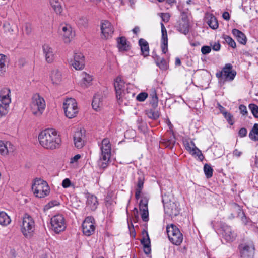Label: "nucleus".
<instances>
[{
    "label": "nucleus",
    "mask_w": 258,
    "mask_h": 258,
    "mask_svg": "<svg viewBox=\"0 0 258 258\" xmlns=\"http://www.w3.org/2000/svg\"><path fill=\"white\" fill-rule=\"evenodd\" d=\"M40 144L48 149H55L59 147L61 139L55 131L46 129L42 131L38 136Z\"/></svg>",
    "instance_id": "nucleus-1"
},
{
    "label": "nucleus",
    "mask_w": 258,
    "mask_h": 258,
    "mask_svg": "<svg viewBox=\"0 0 258 258\" xmlns=\"http://www.w3.org/2000/svg\"><path fill=\"white\" fill-rule=\"evenodd\" d=\"M44 98L39 94H35L32 97L30 109L32 114L37 117L40 116L45 108Z\"/></svg>",
    "instance_id": "nucleus-2"
},
{
    "label": "nucleus",
    "mask_w": 258,
    "mask_h": 258,
    "mask_svg": "<svg viewBox=\"0 0 258 258\" xmlns=\"http://www.w3.org/2000/svg\"><path fill=\"white\" fill-rule=\"evenodd\" d=\"M32 190L34 195L40 198L48 196L50 192V188L47 182L38 178L34 180L32 185Z\"/></svg>",
    "instance_id": "nucleus-3"
},
{
    "label": "nucleus",
    "mask_w": 258,
    "mask_h": 258,
    "mask_svg": "<svg viewBox=\"0 0 258 258\" xmlns=\"http://www.w3.org/2000/svg\"><path fill=\"white\" fill-rule=\"evenodd\" d=\"M114 86L116 92V98L119 103L123 102V99L128 97V92L126 91L125 82L120 76H117L114 79Z\"/></svg>",
    "instance_id": "nucleus-4"
},
{
    "label": "nucleus",
    "mask_w": 258,
    "mask_h": 258,
    "mask_svg": "<svg viewBox=\"0 0 258 258\" xmlns=\"http://www.w3.org/2000/svg\"><path fill=\"white\" fill-rule=\"evenodd\" d=\"M166 230L170 241L174 245H180L183 241V235L179 228L171 224L167 226Z\"/></svg>",
    "instance_id": "nucleus-5"
},
{
    "label": "nucleus",
    "mask_w": 258,
    "mask_h": 258,
    "mask_svg": "<svg viewBox=\"0 0 258 258\" xmlns=\"http://www.w3.org/2000/svg\"><path fill=\"white\" fill-rule=\"evenodd\" d=\"M63 108L66 116L69 118L75 117L78 112V109L76 100L72 98L66 100L63 104Z\"/></svg>",
    "instance_id": "nucleus-6"
},
{
    "label": "nucleus",
    "mask_w": 258,
    "mask_h": 258,
    "mask_svg": "<svg viewBox=\"0 0 258 258\" xmlns=\"http://www.w3.org/2000/svg\"><path fill=\"white\" fill-rule=\"evenodd\" d=\"M21 230L23 235L27 237H31L34 231V221L27 214H25L23 217Z\"/></svg>",
    "instance_id": "nucleus-7"
},
{
    "label": "nucleus",
    "mask_w": 258,
    "mask_h": 258,
    "mask_svg": "<svg viewBox=\"0 0 258 258\" xmlns=\"http://www.w3.org/2000/svg\"><path fill=\"white\" fill-rule=\"evenodd\" d=\"M51 225L56 233H59L66 228L65 219L63 215L60 214L55 215L51 219Z\"/></svg>",
    "instance_id": "nucleus-8"
},
{
    "label": "nucleus",
    "mask_w": 258,
    "mask_h": 258,
    "mask_svg": "<svg viewBox=\"0 0 258 258\" xmlns=\"http://www.w3.org/2000/svg\"><path fill=\"white\" fill-rule=\"evenodd\" d=\"M238 249L241 258H253L255 248L252 243H241Z\"/></svg>",
    "instance_id": "nucleus-9"
},
{
    "label": "nucleus",
    "mask_w": 258,
    "mask_h": 258,
    "mask_svg": "<svg viewBox=\"0 0 258 258\" xmlns=\"http://www.w3.org/2000/svg\"><path fill=\"white\" fill-rule=\"evenodd\" d=\"M82 226L84 234L87 236L92 235L95 230L94 218L91 216L86 217L83 221Z\"/></svg>",
    "instance_id": "nucleus-10"
},
{
    "label": "nucleus",
    "mask_w": 258,
    "mask_h": 258,
    "mask_svg": "<svg viewBox=\"0 0 258 258\" xmlns=\"http://www.w3.org/2000/svg\"><path fill=\"white\" fill-rule=\"evenodd\" d=\"M165 213L170 217L176 216L179 214V208L177 204L172 201L165 202V199H163Z\"/></svg>",
    "instance_id": "nucleus-11"
},
{
    "label": "nucleus",
    "mask_w": 258,
    "mask_h": 258,
    "mask_svg": "<svg viewBox=\"0 0 258 258\" xmlns=\"http://www.w3.org/2000/svg\"><path fill=\"white\" fill-rule=\"evenodd\" d=\"M101 30L103 39H108L112 37L114 32L113 27L108 21H103L101 22Z\"/></svg>",
    "instance_id": "nucleus-12"
},
{
    "label": "nucleus",
    "mask_w": 258,
    "mask_h": 258,
    "mask_svg": "<svg viewBox=\"0 0 258 258\" xmlns=\"http://www.w3.org/2000/svg\"><path fill=\"white\" fill-rule=\"evenodd\" d=\"M101 156L100 160L103 162L100 164V166L105 168L107 166V163L109 161L111 156V145H103L102 144L101 147Z\"/></svg>",
    "instance_id": "nucleus-13"
},
{
    "label": "nucleus",
    "mask_w": 258,
    "mask_h": 258,
    "mask_svg": "<svg viewBox=\"0 0 258 258\" xmlns=\"http://www.w3.org/2000/svg\"><path fill=\"white\" fill-rule=\"evenodd\" d=\"M76 70H82L85 66L84 57L81 53L74 54V59L71 63Z\"/></svg>",
    "instance_id": "nucleus-14"
},
{
    "label": "nucleus",
    "mask_w": 258,
    "mask_h": 258,
    "mask_svg": "<svg viewBox=\"0 0 258 258\" xmlns=\"http://www.w3.org/2000/svg\"><path fill=\"white\" fill-rule=\"evenodd\" d=\"M10 93V89L8 88H4L0 90V101L2 105L9 107L11 102Z\"/></svg>",
    "instance_id": "nucleus-15"
},
{
    "label": "nucleus",
    "mask_w": 258,
    "mask_h": 258,
    "mask_svg": "<svg viewBox=\"0 0 258 258\" xmlns=\"http://www.w3.org/2000/svg\"><path fill=\"white\" fill-rule=\"evenodd\" d=\"M139 208L141 212V217L143 221L147 222L149 220V213L148 210V200L146 198L140 200Z\"/></svg>",
    "instance_id": "nucleus-16"
},
{
    "label": "nucleus",
    "mask_w": 258,
    "mask_h": 258,
    "mask_svg": "<svg viewBox=\"0 0 258 258\" xmlns=\"http://www.w3.org/2000/svg\"><path fill=\"white\" fill-rule=\"evenodd\" d=\"M223 235L225 239L227 241H233L236 236L235 233L232 231L231 227L228 225H223L222 227Z\"/></svg>",
    "instance_id": "nucleus-17"
},
{
    "label": "nucleus",
    "mask_w": 258,
    "mask_h": 258,
    "mask_svg": "<svg viewBox=\"0 0 258 258\" xmlns=\"http://www.w3.org/2000/svg\"><path fill=\"white\" fill-rule=\"evenodd\" d=\"M232 68L231 64L227 63L222 69L225 78L230 81L233 80L236 75V72L232 70Z\"/></svg>",
    "instance_id": "nucleus-18"
},
{
    "label": "nucleus",
    "mask_w": 258,
    "mask_h": 258,
    "mask_svg": "<svg viewBox=\"0 0 258 258\" xmlns=\"http://www.w3.org/2000/svg\"><path fill=\"white\" fill-rule=\"evenodd\" d=\"M82 130H79L76 132L74 135V141L75 146L78 149L82 148L84 145V141L83 138H84Z\"/></svg>",
    "instance_id": "nucleus-19"
},
{
    "label": "nucleus",
    "mask_w": 258,
    "mask_h": 258,
    "mask_svg": "<svg viewBox=\"0 0 258 258\" xmlns=\"http://www.w3.org/2000/svg\"><path fill=\"white\" fill-rule=\"evenodd\" d=\"M146 236L143 237L140 240L141 243L143 246L144 253L149 255L151 254V242L149 235L146 231H145Z\"/></svg>",
    "instance_id": "nucleus-20"
},
{
    "label": "nucleus",
    "mask_w": 258,
    "mask_h": 258,
    "mask_svg": "<svg viewBox=\"0 0 258 258\" xmlns=\"http://www.w3.org/2000/svg\"><path fill=\"white\" fill-rule=\"evenodd\" d=\"M14 150V147L10 142L4 143L0 141V154L2 155H6L9 153H12Z\"/></svg>",
    "instance_id": "nucleus-21"
},
{
    "label": "nucleus",
    "mask_w": 258,
    "mask_h": 258,
    "mask_svg": "<svg viewBox=\"0 0 258 258\" xmlns=\"http://www.w3.org/2000/svg\"><path fill=\"white\" fill-rule=\"evenodd\" d=\"M138 174L139 176L135 192V198L137 200H138L140 197L145 180L144 176L142 173L138 172Z\"/></svg>",
    "instance_id": "nucleus-22"
},
{
    "label": "nucleus",
    "mask_w": 258,
    "mask_h": 258,
    "mask_svg": "<svg viewBox=\"0 0 258 258\" xmlns=\"http://www.w3.org/2000/svg\"><path fill=\"white\" fill-rule=\"evenodd\" d=\"M42 48L46 61L48 63L52 62L54 59V55L52 48L47 44L43 45Z\"/></svg>",
    "instance_id": "nucleus-23"
},
{
    "label": "nucleus",
    "mask_w": 258,
    "mask_h": 258,
    "mask_svg": "<svg viewBox=\"0 0 258 258\" xmlns=\"http://www.w3.org/2000/svg\"><path fill=\"white\" fill-rule=\"evenodd\" d=\"M62 30L63 32V40L65 43H69L73 38L74 34L72 33V28L69 25L62 26Z\"/></svg>",
    "instance_id": "nucleus-24"
},
{
    "label": "nucleus",
    "mask_w": 258,
    "mask_h": 258,
    "mask_svg": "<svg viewBox=\"0 0 258 258\" xmlns=\"http://www.w3.org/2000/svg\"><path fill=\"white\" fill-rule=\"evenodd\" d=\"M103 97L101 95L96 94L93 99L92 105L93 108L98 111L103 106Z\"/></svg>",
    "instance_id": "nucleus-25"
},
{
    "label": "nucleus",
    "mask_w": 258,
    "mask_h": 258,
    "mask_svg": "<svg viewBox=\"0 0 258 258\" xmlns=\"http://www.w3.org/2000/svg\"><path fill=\"white\" fill-rule=\"evenodd\" d=\"M139 45L140 47L142 54L146 57L149 54V46L148 42L143 38H141L139 40Z\"/></svg>",
    "instance_id": "nucleus-26"
},
{
    "label": "nucleus",
    "mask_w": 258,
    "mask_h": 258,
    "mask_svg": "<svg viewBox=\"0 0 258 258\" xmlns=\"http://www.w3.org/2000/svg\"><path fill=\"white\" fill-rule=\"evenodd\" d=\"M178 30L181 33L186 34L189 32V23L186 17H183L178 27Z\"/></svg>",
    "instance_id": "nucleus-27"
},
{
    "label": "nucleus",
    "mask_w": 258,
    "mask_h": 258,
    "mask_svg": "<svg viewBox=\"0 0 258 258\" xmlns=\"http://www.w3.org/2000/svg\"><path fill=\"white\" fill-rule=\"evenodd\" d=\"M232 213H231V217L234 218L235 217H238L241 218L245 217V214L241 207L237 204H234L231 209Z\"/></svg>",
    "instance_id": "nucleus-28"
},
{
    "label": "nucleus",
    "mask_w": 258,
    "mask_h": 258,
    "mask_svg": "<svg viewBox=\"0 0 258 258\" xmlns=\"http://www.w3.org/2000/svg\"><path fill=\"white\" fill-rule=\"evenodd\" d=\"M117 46L120 51H127L130 49L127 40L123 36L117 38Z\"/></svg>",
    "instance_id": "nucleus-29"
},
{
    "label": "nucleus",
    "mask_w": 258,
    "mask_h": 258,
    "mask_svg": "<svg viewBox=\"0 0 258 258\" xmlns=\"http://www.w3.org/2000/svg\"><path fill=\"white\" fill-rule=\"evenodd\" d=\"M232 34L237 38V41L241 44L245 45L247 42V39L245 34L237 29L232 30Z\"/></svg>",
    "instance_id": "nucleus-30"
},
{
    "label": "nucleus",
    "mask_w": 258,
    "mask_h": 258,
    "mask_svg": "<svg viewBox=\"0 0 258 258\" xmlns=\"http://www.w3.org/2000/svg\"><path fill=\"white\" fill-rule=\"evenodd\" d=\"M51 79L53 84H59L62 80L61 72L57 69L53 70L51 74Z\"/></svg>",
    "instance_id": "nucleus-31"
},
{
    "label": "nucleus",
    "mask_w": 258,
    "mask_h": 258,
    "mask_svg": "<svg viewBox=\"0 0 258 258\" xmlns=\"http://www.w3.org/2000/svg\"><path fill=\"white\" fill-rule=\"evenodd\" d=\"M87 204L92 210H95L97 208L98 205L97 197L92 195H89L87 198Z\"/></svg>",
    "instance_id": "nucleus-32"
},
{
    "label": "nucleus",
    "mask_w": 258,
    "mask_h": 258,
    "mask_svg": "<svg viewBox=\"0 0 258 258\" xmlns=\"http://www.w3.org/2000/svg\"><path fill=\"white\" fill-rule=\"evenodd\" d=\"M150 97L151 98L150 104L154 109L156 108L158 104V98L155 89L153 88L151 90Z\"/></svg>",
    "instance_id": "nucleus-33"
},
{
    "label": "nucleus",
    "mask_w": 258,
    "mask_h": 258,
    "mask_svg": "<svg viewBox=\"0 0 258 258\" xmlns=\"http://www.w3.org/2000/svg\"><path fill=\"white\" fill-rule=\"evenodd\" d=\"M82 75L83 77L82 81L80 83V85L83 88H86L91 84V81H92V77L85 72H83Z\"/></svg>",
    "instance_id": "nucleus-34"
},
{
    "label": "nucleus",
    "mask_w": 258,
    "mask_h": 258,
    "mask_svg": "<svg viewBox=\"0 0 258 258\" xmlns=\"http://www.w3.org/2000/svg\"><path fill=\"white\" fill-rule=\"evenodd\" d=\"M50 3L55 12L58 14H61L63 9L61 3L59 0H50Z\"/></svg>",
    "instance_id": "nucleus-35"
},
{
    "label": "nucleus",
    "mask_w": 258,
    "mask_h": 258,
    "mask_svg": "<svg viewBox=\"0 0 258 258\" xmlns=\"http://www.w3.org/2000/svg\"><path fill=\"white\" fill-rule=\"evenodd\" d=\"M175 143V140L174 137L170 139H162V141H160V144L162 145H164L165 147H168L170 149H172Z\"/></svg>",
    "instance_id": "nucleus-36"
},
{
    "label": "nucleus",
    "mask_w": 258,
    "mask_h": 258,
    "mask_svg": "<svg viewBox=\"0 0 258 258\" xmlns=\"http://www.w3.org/2000/svg\"><path fill=\"white\" fill-rule=\"evenodd\" d=\"M11 220L8 215L4 212L0 211V224L6 225L10 223Z\"/></svg>",
    "instance_id": "nucleus-37"
},
{
    "label": "nucleus",
    "mask_w": 258,
    "mask_h": 258,
    "mask_svg": "<svg viewBox=\"0 0 258 258\" xmlns=\"http://www.w3.org/2000/svg\"><path fill=\"white\" fill-rule=\"evenodd\" d=\"M256 135H258V123H255L250 131L249 137L250 139L253 141H256L258 140V138L256 136Z\"/></svg>",
    "instance_id": "nucleus-38"
},
{
    "label": "nucleus",
    "mask_w": 258,
    "mask_h": 258,
    "mask_svg": "<svg viewBox=\"0 0 258 258\" xmlns=\"http://www.w3.org/2000/svg\"><path fill=\"white\" fill-rule=\"evenodd\" d=\"M6 56L0 54V75H3L6 71Z\"/></svg>",
    "instance_id": "nucleus-39"
},
{
    "label": "nucleus",
    "mask_w": 258,
    "mask_h": 258,
    "mask_svg": "<svg viewBox=\"0 0 258 258\" xmlns=\"http://www.w3.org/2000/svg\"><path fill=\"white\" fill-rule=\"evenodd\" d=\"M207 24L210 28L213 29H216L218 27V22L214 16H211L208 20Z\"/></svg>",
    "instance_id": "nucleus-40"
},
{
    "label": "nucleus",
    "mask_w": 258,
    "mask_h": 258,
    "mask_svg": "<svg viewBox=\"0 0 258 258\" xmlns=\"http://www.w3.org/2000/svg\"><path fill=\"white\" fill-rule=\"evenodd\" d=\"M161 33H162V42L168 43L167 33L165 27L163 23H161Z\"/></svg>",
    "instance_id": "nucleus-41"
},
{
    "label": "nucleus",
    "mask_w": 258,
    "mask_h": 258,
    "mask_svg": "<svg viewBox=\"0 0 258 258\" xmlns=\"http://www.w3.org/2000/svg\"><path fill=\"white\" fill-rule=\"evenodd\" d=\"M204 171L207 178H210L213 175V169L210 165L208 164H205L204 166Z\"/></svg>",
    "instance_id": "nucleus-42"
},
{
    "label": "nucleus",
    "mask_w": 258,
    "mask_h": 258,
    "mask_svg": "<svg viewBox=\"0 0 258 258\" xmlns=\"http://www.w3.org/2000/svg\"><path fill=\"white\" fill-rule=\"evenodd\" d=\"M146 114L149 118L153 119H156L159 117V112L158 111H153L152 109L147 110Z\"/></svg>",
    "instance_id": "nucleus-43"
},
{
    "label": "nucleus",
    "mask_w": 258,
    "mask_h": 258,
    "mask_svg": "<svg viewBox=\"0 0 258 258\" xmlns=\"http://www.w3.org/2000/svg\"><path fill=\"white\" fill-rule=\"evenodd\" d=\"M223 38L230 46L233 48H236V43L231 37L227 35H224Z\"/></svg>",
    "instance_id": "nucleus-44"
},
{
    "label": "nucleus",
    "mask_w": 258,
    "mask_h": 258,
    "mask_svg": "<svg viewBox=\"0 0 258 258\" xmlns=\"http://www.w3.org/2000/svg\"><path fill=\"white\" fill-rule=\"evenodd\" d=\"M249 108L254 117L258 118V106L254 104H250Z\"/></svg>",
    "instance_id": "nucleus-45"
},
{
    "label": "nucleus",
    "mask_w": 258,
    "mask_h": 258,
    "mask_svg": "<svg viewBox=\"0 0 258 258\" xmlns=\"http://www.w3.org/2000/svg\"><path fill=\"white\" fill-rule=\"evenodd\" d=\"M191 154L192 155H196L201 161H202L204 158V156L202 153V152L196 146Z\"/></svg>",
    "instance_id": "nucleus-46"
},
{
    "label": "nucleus",
    "mask_w": 258,
    "mask_h": 258,
    "mask_svg": "<svg viewBox=\"0 0 258 258\" xmlns=\"http://www.w3.org/2000/svg\"><path fill=\"white\" fill-rule=\"evenodd\" d=\"M224 115L225 118L226 119L230 125H233L234 123V121L233 120V115L229 112L224 111L222 112Z\"/></svg>",
    "instance_id": "nucleus-47"
},
{
    "label": "nucleus",
    "mask_w": 258,
    "mask_h": 258,
    "mask_svg": "<svg viewBox=\"0 0 258 258\" xmlns=\"http://www.w3.org/2000/svg\"><path fill=\"white\" fill-rule=\"evenodd\" d=\"M156 64L162 69L165 70L167 69L166 61L163 58L159 59L157 58L156 59Z\"/></svg>",
    "instance_id": "nucleus-48"
},
{
    "label": "nucleus",
    "mask_w": 258,
    "mask_h": 258,
    "mask_svg": "<svg viewBox=\"0 0 258 258\" xmlns=\"http://www.w3.org/2000/svg\"><path fill=\"white\" fill-rule=\"evenodd\" d=\"M184 145L186 149L190 153L192 152L196 147L195 143L192 141H191L190 142H186L184 144Z\"/></svg>",
    "instance_id": "nucleus-49"
},
{
    "label": "nucleus",
    "mask_w": 258,
    "mask_h": 258,
    "mask_svg": "<svg viewBox=\"0 0 258 258\" xmlns=\"http://www.w3.org/2000/svg\"><path fill=\"white\" fill-rule=\"evenodd\" d=\"M8 108L9 107L0 104V118L8 113Z\"/></svg>",
    "instance_id": "nucleus-50"
},
{
    "label": "nucleus",
    "mask_w": 258,
    "mask_h": 258,
    "mask_svg": "<svg viewBox=\"0 0 258 258\" xmlns=\"http://www.w3.org/2000/svg\"><path fill=\"white\" fill-rule=\"evenodd\" d=\"M148 97V94L146 92H142L139 93L136 99L138 101L142 102L144 101Z\"/></svg>",
    "instance_id": "nucleus-51"
},
{
    "label": "nucleus",
    "mask_w": 258,
    "mask_h": 258,
    "mask_svg": "<svg viewBox=\"0 0 258 258\" xmlns=\"http://www.w3.org/2000/svg\"><path fill=\"white\" fill-rule=\"evenodd\" d=\"M87 19L84 17H80L78 21L79 24L83 26H86L87 24Z\"/></svg>",
    "instance_id": "nucleus-52"
},
{
    "label": "nucleus",
    "mask_w": 258,
    "mask_h": 258,
    "mask_svg": "<svg viewBox=\"0 0 258 258\" xmlns=\"http://www.w3.org/2000/svg\"><path fill=\"white\" fill-rule=\"evenodd\" d=\"M211 48L208 46H204L201 48V52L203 54H207L211 52Z\"/></svg>",
    "instance_id": "nucleus-53"
},
{
    "label": "nucleus",
    "mask_w": 258,
    "mask_h": 258,
    "mask_svg": "<svg viewBox=\"0 0 258 258\" xmlns=\"http://www.w3.org/2000/svg\"><path fill=\"white\" fill-rule=\"evenodd\" d=\"M239 109L240 110V113L242 115H245L247 114V108L244 105H240L239 106Z\"/></svg>",
    "instance_id": "nucleus-54"
},
{
    "label": "nucleus",
    "mask_w": 258,
    "mask_h": 258,
    "mask_svg": "<svg viewBox=\"0 0 258 258\" xmlns=\"http://www.w3.org/2000/svg\"><path fill=\"white\" fill-rule=\"evenodd\" d=\"M247 133V130L244 127H242L239 130L238 135L240 137H244L246 136Z\"/></svg>",
    "instance_id": "nucleus-55"
},
{
    "label": "nucleus",
    "mask_w": 258,
    "mask_h": 258,
    "mask_svg": "<svg viewBox=\"0 0 258 258\" xmlns=\"http://www.w3.org/2000/svg\"><path fill=\"white\" fill-rule=\"evenodd\" d=\"M161 18L162 21L165 22H168L170 19V15L169 13H162Z\"/></svg>",
    "instance_id": "nucleus-56"
},
{
    "label": "nucleus",
    "mask_w": 258,
    "mask_h": 258,
    "mask_svg": "<svg viewBox=\"0 0 258 258\" xmlns=\"http://www.w3.org/2000/svg\"><path fill=\"white\" fill-rule=\"evenodd\" d=\"M71 183V182L70 180L68 178H66L62 181V186L64 188H67L70 186Z\"/></svg>",
    "instance_id": "nucleus-57"
},
{
    "label": "nucleus",
    "mask_w": 258,
    "mask_h": 258,
    "mask_svg": "<svg viewBox=\"0 0 258 258\" xmlns=\"http://www.w3.org/2000/svg\"><path fill=\"white\" fill-rule=\"evenodd\" d=\"M59 204V203L58 201L54 200L50 201L46 206L47 207V208H50L54 206L58 205Z\"/></svg>",
    "instance_id": "nucleus-58"
},
{
    "label": "nucleus",
    "mask_w": 258,
    "mask_h": 258,
    "mask_svg": "<svg viewBox=\"0 0 258 258\" xmlns=\"http://www.w3.org/2000/svg\"><path fill=\"white\" fill-rule=\"evenodd\" d=\"M161 49L162 53L165 54L168 51V43H166V42H162Z\"/></svg>",
    "instance_id": "nucleus-59"
},
{
    "label": "nucleus",
    "mask_w": 258,
    "mask_h": 258,
    "mask_svg": "<svg viewBox=\"0 0 258 258\" xmlns=\"http://www.w3.org/2000/svg\"><path fill=\"white\" fill-rule=\"evenodd\" d=\"M222 17L224 19L228 21L230 19V15L228 12H224L222 14Z\"/></svg>",
    "instance_id": "nucleus-60"
},
{
    "label": "nucleus",
    "mask_w": 258,
    "mask_h": 258,
    "mask_svg": "<svg viewBox=\"0 0 258 258\" xmlns=\"http://www.w3.org/2000/svg\"><path fill=\"white\" fill-rule=\"evenodd\" d=\"M81 158V156L79 154H77L73 158L71 159V163L77 162L78 159Z\"/></svg>",
    "instance_id": "nucleus-61"
},
{
    "label": "nucleus",
    "mask_w": 258,
    "mask_h": 258,
    "mask_svg": "<svg viewBox=\"0 0 258 258\" xmlns=\"http://www.w3.org/2000/svg\"><path fill=\"white\" fill-rule=\"evenodd\" d=\"M212 48L214 50L218 51L220 49V45L219 43H215L212 47Z\"/></svg>",
    "instance_id": "nucleus-62"
},
{
    "label": "nucleus",
    "mask_w": 258,
    "mask_h": 258,
    "mask_svg": "<svg viewBox=\"0 0 258 258\" xmlns=\"http://www.w3.org/2000/svg\"><path fill=\"white\" fill-rule=\"evenodd\" d=\"M102 144L103 145H111L108 139H104L102 141Z\"/></svg>",
    "instance_id": "nucleus-63"
},
{
    "label": "nucleus",
    "mask_w": 258,
    "mask_h": 258,
    "mask_svg": "<svg viewBox=\"0 0 258 258\" xmlns=\"http://www.w3.org/2000/svg\"><path fill=\"white\" fill-rule=\"evenodd\" d=\"M233 154L237 157H239L241 154V152L239 151L237 149H235L233 151Z\"/></svg>",
    "instance_id": "nucleus-64"
}]
</instances>
